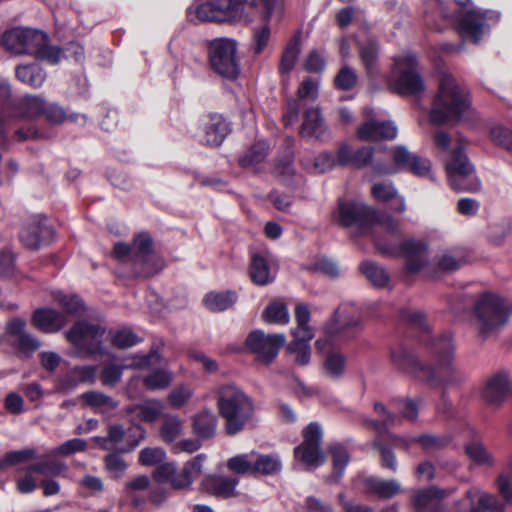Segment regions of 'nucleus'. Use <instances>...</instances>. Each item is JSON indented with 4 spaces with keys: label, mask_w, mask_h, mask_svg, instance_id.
Returning a JSON list of instances; mask_svg holds the SVG:
<instances>
[{
    "label": "nucleus",
    "mask_w": 512,
    "mask_h": 512,
    "mask_svg": "<svg viewBox=\"0 0 512 512\" xmlns=\"http://www.w3.org/2000/svg\"><path fill=\"white\" fill-rule=\"evenodd\" d=\"M334 218L346 227L357 226L362 234L370 233L381 253L405 257L408 274H415L426 265V245L421 241H401L399 222L386 212L371 209L360 201L341 200Z\"/></svg>",
    "instance_id": "obj_1"
},
{
    "label": "nucleus",
    "mask_w": 512,
    "mask_h": 512,
    "mask_svg": "<svg viewBox=\"0 0 512 512\" xmlns=\"http://www.w3.org/2000/svg\"><path fill=\"white\" fill-rule=\"evenodd\" d=\"M260 10L264 19L278 21L283 14V0H205L196 8H188L191 21H241Z\"/></svg>",
    "instance_id": "obj_2"
},
{
    "label": "nucleus",
    "mask_w": 512,
    "mask_h": 512,
    "mask_svg": "<svg viewBox=\"0 0 512 512\" xmlns=\"http://www.w3.org/2000/svg\"><path fill=\"white\" fill-rule=\"evenodd\" d=\"M512 315V299L493 291L478 294L471 308V322L481 340L495 336Z\"/></svg>",
    "instance_id": "obj_3"
},
{
    "label": "nucleus",
    "mask_w": 512,
    "mask_h": 512,
    "mask_svg": "<svg viewBox=\"0 0 512 512\" xmlns=\"http://www.w3.org/2000/svg\"><path fill=\"white\" fill-rule=\"evenodd\" d=\"M395 367L417 380L430 383L444 390L457 387L465 381L464 374L449 364H439L437 369L421 363L409 350L399 347L391 352Z\"/></svg>",
    "instance_id": "obj_4"
},
{
    "label": "nucleus",
    "mask_w": 512,
    "mask_h": 512,
    "mask_svg": "<svg viewBox=\"0 0 512 512\" xmlns=\"http://www.w3.org/2000/svg\"><path fill=\"white\" fill-rule=\"evenodd\" d=\"M460 6L457 12L450 13L442 0H435L438 13L447 20H453L465 41L479 43L488 33L491 23L498 22L500 15L495 11L470 8V0H454Z\"/></svg>",
    "instance_id": "obj_5"
},
{
    "label": "nucleus",
    "mask_w": 512,
    "mask_h": 512,
    "mask_svg": "<svg viewBox=\"0 0 512 512\" xmlns=\"http://www.w3.org/2000/svg\"><path fill=\"white\" fill-rule=\"evenodd\" d=\"M217 406L225 420V431L230 436L241 432L254 414L251 397L232 383L218 387Z\"/></svg>",
    "instance_id": "obj_6"
},
{
    "label": "nucleus",
    "mask_w": 512,
    "mask_h": 512,
    "mask_svg": "<svg viewBox=\"0 0 512 512\" xmlns=\"http://www.w3.org/2000/svg\"><path fill=\"white\" fill-rule=\"evenodd\" d=\"M470 101L465 87L450 74H443L439 81L430 111V121L443 124L460 119L469 108Z\"/></svg>",
    "instance_id": "obj_7"
},
{
    "label": "nucleus",
    "mask_w": 512,
    "mask_h": 512,
    "mask_svg": "<svg viewBox=\"0 0 512 512\" xmlns=\"http://www.w3.org/2000/svg\"><path fill=\"white\" fill-rule=\"evenodd\" d=\"M2 43L16 55L29 54L50 64H57L61 59V50L48 45L47 34L40 30L14 28L3 34Z\"/></svg>",
    "instance_id": "obj_8"
},
{
    "label": "nucleus",
    "mask_w": 512,
    "mask_h": 512,
    "mask_svg": "<svg viewBox=\"0 0 512 512\" xmlns=\"http://www.w3.org/2000/svg\"><path fill=\"white\" fill-rule=\"evenodd\" d=\"M113 256L123 263H132L137 275L149 277L163 268V261L153 253L152 238L147 233L137 235L131 246L118 242Z\"/></svg>",
    "instance_id": "obj_9"
},
{
    "label": "nucleus",
    "mask_w": 512,
    "mask_h": 512,
    "mask_svg": "<svg viewBox=\"0 0 512 512\" xmlns=\"http://www.w3.org/2000/svg\"><path fill=\"white\" fill-rule=\"evenodd\" d=\"M496 486L502 501L495 495L477 487L470 488L465 494L467 505L462 507L468 512H504L512 502V467L506 468L497 478Z\"/></svg>",
    "instance_id": "obj_10"
},
{
    "label": "nucleus",
    "mask_w": 512,
    "mask_h": 512,
    "mask_svg": "<svg viewBox=\"0 0 512 512\" xmlns=\"http://www.w3.org/2000/svg\"><path fill=\"white\" fill-rule=\"evenodd\" d=\"M362 315L360 309L354 304H342L333 313L332 317L323 325V337L315 342L317 351H324L330 344V339L340 341L353 337L352 331L360 327Z\"/></svg>",
    "instance_id": "obj_11"
},
{
    "label": "nucleus",
    "mask_w": 512,
    "mask_h": 512,
    "mask_svg": "<svg viewBox=\"0 0 512 512\" xmlns=\"http://www.w3.org/2000/svg\"><path fill=\"white\" fill-rule=\"evenodd\" d=\"M388 85L392 91L401 95L418 96L425 91L424 81L417 72L415 55L404 53L394 58Z\"/></svg>",
    "instance_id": "obj_12"
},
{
    "label": "nucleus",
    "mask_w": 512,
    "mask_h": 512,
    "mask_svg": "<svg viewBox=\"0 0 512 512\" xmlns=\"http://www.w3.org/2000/svg\"><path fill=\"white\" fill-rule=\"evenodd\" d=\"M208 58L212 69L230 80L239 75V63L237 59V43L230 38H217L209 42Z\"/></svg>",
    "instance_id": "obj_13"
},
{
    "label": "nucleus",
    "mask_w": 512,
    "mask_h": 512,
    "mask_svg": "<svg viewBox=\"0 0 512 512\" xmlns=\"http://www.w3.org/2000/svg\"><path fill=\"white\" fill-rule=\"evenodd\" d=\"M446 172L450 185L455 190L475 191L480 187L474 168L460 146L453 150L447 161Z\"/></svg>",
    "instance_id": "obj_14"
},
{
    "label": "nucleus",
    "mask_w": 512,
    "mask_h": 512,
    "mask_svg": "<svg viewBox=\"0 0 512 512\" xmlns=\"http://www.w3.org/2000/svg\"><path fill=\"white\" fill-rule=\"evenodd\" d=\"M303 438L302 444L294 449L295 458L309 467L322 465L325 457L321 449V427L317 423H310L303 431Z\"/></svg>",
    "instance_id": "obj_15"
},
{
    "label": "nucleus",
    "mask_w": 512,
    "mask_h": 512,
    "mask_svg": "<svg viewBox=\"0 0 512 512\" xmlns=\"http://www.w3.org/2000/svg\"><path fill=\"white\" fill-rule=\"evenodd\" d=\"M103 334L104 329L101 326L80 321L73 325L66 336L80 353L92 355L100 351Z\"/></svg>",
    "instance_id": "obj_16"
},
{
    "label": "nucleus",
    "mask_w": 512,
    "mask_h": 512,
    "mask_svg": "<svg viewBox=\"0 0 512 512\" xmlns=\"http://www.w3.org/2000/svg\"><path fill=\"white\" fill-rule=\"evenodd\" d=\"M161 355L154 349L148 354H134L123 360L121 366L109 364L104 366L101 372V382L105 386H115L121 379L123 369H144L153 363H159Z\"/></svg>",
    "instance_id": "obj_17"
},
{
    "label": "nucleus",
    "mask_w": 512,
    "mask_h": 512,
    "mask_svg": "<svg viewBox=\"0 0 512 512\" xmlns=\"http://www.w3.org/2000/svg\"><path fill=\"white\" fill-rule=\"evenodd\" d=\"M286 337L284 334H265L261 330L251 332L246 339L247 348L257 354L258 359L265 363H271L284 346Z\"/></svg>",
    "instance_id": "obj_18"
},
{
    "label": "nucleus",
    "mask_w": 512,
    "mask_h": 512,
    "mask_svg": "<svg viewBox=\"0 0 512 512\" xmlns=\"http://www.w3.org/2000/svg\"><path fill=\"white\" fill-rule=\"evenodd\" d=\"M366 121L359 127L357 136L363 141H375L379 139H394L398 130L391 121H380L376 118V112L373 108L364 109Z\"/></svg>",
    "instance_id": "obj_19"
},
{
    "label": "nucleus",
    "mask_w": 512,
    "mask_h": 512,
    "mask_svg": "<svg viewBox=\"0 0 512 512\" xmlns=\"http://www.w3.org/2000/svg\"><path fill=\"white\" fill-rule=\"evenodd\" d=\"M44 109L45 100L40 96L26 95L14 100V104L5 106V111L8 113L6 129L17 120L33 119L42 116Z\"/></svg>",
    "instance_id": "obj_20"
},
{
    "label": "nucleus",
    "mask_w": 512,
    "mask_h": 512,
    "mask_svg": "<svg viewBox=\"0 0 512 512\" xmlns=\"http://www.w3.org/2000/svg\"><path fill=\"white\" fill-rule=\"evenodd\" d=\"M26 322L21 318H13L6 324V333L13 337L11 345L22 353H31L40 347V342L25 331Z\"/></svg>",
    "instance_id": "obj_21"
},
{
    "label": "nucleus",
    "mask_w": 512,
    "mask_h": 512,
    "mask_svg": "<svg viewBox=\"0 0 512 512\" xmlns=\"http://www.w3.org/2000/svg\"><path fill=\"white\" fill-rule=\"evenodd\" d=\"M510 390L509 376L504 371H499L489 377L482 390L481 396L489 405H499L504 401Z\"/></svg>",
    "instance_id": "obj_22"
},
{
    "label": "nucleus",
    "mask_w": 512,
    "mask_h": 512,
    "mask_svg": "<svg viewBox=\"0 0 512 512\" xmlns=\"http://www.w3.org/2000/svg\"><path fill=\"white\" fill-rule=\"evenodd\" d=\"M202 142L217 147L222 144L230 132L229 124L220 114H210L202 121Z\"/></svg>",
    "instance_id": "obj_23"
},
{
    "label": "nucleus",
    "mask_w": 512,
    "mask_h": 512,
    "mask_svg": "<svg viewBox=\"0 0 512 512\" xmlns=\"http://www.w3.org/2000/svg\"><path fill=\"white\" fill-rule=\"evenodd\" d=\"M33 325L45 333H55L61 330L68 322V318L52 308L38 309L33 313Z\"/></svg>",
    "instance_id": "obj_24"
},
{
    "label": "nucleus",
    "mask_w": 512,
    "mask_h": 512,
    "mask_svg": "<svg viewBox=\"0 0 512 512\" xmlns=\"http://www.w3.org/2000/svg\"><path fill=\"white\" fill-rule=\"evenodd\" d=\"M53 238V230L42 222H32L20 233L21 242L30 249H37L49 243Z\"/></svg>",
    "instance_id": "obj_25"
},
{
    "label": "nucleus",
    "mask_w": 512,
    "mask_h": 512,
    "mask_svg": "<svg viewBox=\"0 0 512 512\" xmlns=\"http://www.w3.org/2000/svg\"><path fill=\"white\" fill-rule=\"evenodd\" d=\"M449 494L450 491L436 487L418 490L414 496L416 512H443L440 501Z\"/></svg>",
    "instance_id": "obj_26"
},
{
    "label": "nucleus",
    "mask_w": 512,
    "mask_h": 512,
    "mask_svg": "<svg viewBox=\"0 0 512 512\" xmlns=\"http://www.w3.org/2000/svg\"><path fill=\"white\" fill-rule=\"evenodd\" d=\"M238 480L232 477L208 475L201 483L204 491L221 498H230L236 495Z\"/></svg>",
    "instance_id": "obj_27"
},
{
    "label": "nucleus",
    "mask_w": 512,
    "mask_h": 512,
    "mask_svg": "<svg viewBox=\"0 0 512 512\" xmlns=\"http://www.w3.org/2000/svg\"><path fill=\"white\" fill-rule=\"evenodd\" d=\"M127 413L142 422H154L163 415L164 404L159 399H145L127 407Z\"/></svg>",
    "instance_id": "obj_28"
},
{
    "label": "nucleus",
    "mask_w": 512,
    "mask_h": 512,
    "mask_svg": "<svg viewBox=\"0 0 512 512\" xmlns=\"http://www.w3.org/2000/svg\"><path fill=\"white\" fill-rule=\"evenodd\" d=\"M97 368L95 366H77L59 379L57 390L66 392L79 383L94 382Z\"/></svg>",
    "instance_id": "obj_29"
},
{
    "label": "nucleus",
    "mask_w": 512,
    "mask_h": 512,
    "mask_svg": "<svg viewBox=\"0 0 512 512\" xmlns=\"http://www.w3.org/2000/svg\"><path fill=\"white\" fill-rule=\"evenodd\" d=\"M250 276L257 285H267L275 278L269 256L266 253H255L251 258Z\"/></svg>",
    "instance_id": "obj_30"
},
{
    "label": "nucleus",
    "mask_w": 512,
    "mask_h": 512,
    "mask_svg": "<svg viewBox=\"0 0 512 512\" xmlns=\"http://www.w3.org/2000/svg\"><path fill=\"white\" fill-rule=\"evenodd\" d=\"M339 341L340 340L337 339H330V344L326 346V349L320 351L326 355L324 371L325 374L331 378H339L345 371L346 358L339 350H335V346Z\"/></svg>",
    "instance_id": "obj_31"
},
{
    "label": "nucleus",
    "mask_w": 512,
    "mask_h": 512,
    "mask_svg": "<svg viewBox=\"0 0 512 512\" xmlns=\"http://www.w3.org/2000/svg\"><path fill=\"white\" fill-rule=\"evenodd\" d=\"M428 349L439 364H449L454 355V343L449 333L431 338Z\"/></svg>",
    "instance_id": "obj_32"
},
{
    "label": "nucleus",
    "mask_w": 512,
    "mask_h": 512,
    "mask_svg": "<svg viewBox=\"0 0 512 512\" xmlns=\"http://www.w3.org/2000/svg\"><path fill=\"white\" fill-rule=\"evenodd\" d=\"M145 437V430L141 426H135L130 429L126 435L122 426L114 425L109 428L107 441L113 444H118L124 438L127 441V447L123 448V451H129L135 448Z\"/></svg>",
    "instance_id": "obj_33"
},
{
    "label": "nucleus",
    "mask_w": 512,
    "mask_h": 512,
    "mask_svg": "<svg viewBox=\"0 0 512 512\" xmlns=\"http://www.w3.org/2000/svg\"><path fill=\"white\" fill-rule=\"evenodd\" d=\"M391 441L396 448H409L412 443H419L425 450L441 448L448 443L447 438L433 435H421L419 437L392 436Z\"/></svg>",
    "instance_id": "obj_34"
},
{
    "label": "nucleus",
    "mask_w": 512,
    "mask_h": 512,
    "mask_svg": "<svg viewBox=\"0 0 512 512\" xmlns=\"http://www.w3.org/2000/svg\"><path fill=\"white\" fill-rule=\"evenodd\" d=\"M372 195L376 200L382 202L394 199L395 202L392 209L398 213H403L406 210L405 199L398 196L397 190L391 183L381 182L374 184L372 187Z\"/></svg>",
    "instance_id": "obj_35"
},
{
    "label": "nucleus",
    "mask_w": 512,
    "mask_h": 512,
    "mask_svg": "<svg viewBox=\"0 0 512 512\" xmlns=\"http://www.w3.org/2000/svg\"><path fill=\"white\" fill-rule=\"evenodd\" d=\"M365 487L369 493L375 494L380 498H391L401 491V486L396 480H382L376 477H368L364 481Z\"/></svg>",
    "instance_id": "obj_36"
},
{
    "label": "nucleus",
    "mask_w": 512,
    "mask_h": 512,
    "mask_svg": "<svg viewBox=\"0 0 512 512\" xmlns=\"http://www.w3.org/2000/svg\"><path fill=\"white\" fill-rule=\"evenodd\" d=\"M324 131V121L320 110L318 108L307 109L300 130L301 135L319 138L324 134Z\"/></svg>",
    "instance_id": "obj_37"
},
{
    "label": "nucleus",
    "mask_w": 512,
    "mask_h": 512,
    "mask_svg": "<svg viewBox=\"0 0 512 512\" xmlns=\"http://www.w3.org/2000/svg\"><path fill=\"white\" fill-rule=\"evenodd\" d=\"M146 389L150 391L164 390L168 388L173 381V372L168 368H155L145 375L142 379Z\"/></svg>",
    "instance_id": "obj_38"
},
{
    "label": "nucleus",
    "mask_w": 512,
    "mask_h": 512,
    "mask_svg": "<svg viewBox=\"0 0 512 512\" xmlns=\"http://www.w3.org/2000/svg\"><path fill=\"white\" fill-rule=\"evenodd\" d=\"M294 314L296 328L292 331L293 337H306V339H312L314 337V331L309 325L311 319L309 307L306 304L299 303L295 307Z\"/></svg>",
    "instance_id": "obj_39"
},
{
    "label": "nucleus",
    "mask_w": 512,
    "mask_h": 512,
    "mask_svg": "<svg viewBox=\"0 0 512 512\" xmlns=\"http://www.w3.org/2000/svg\"><path fill=\"white\" fill-rule=\"evenodd\" d=\"M284 12H285V0H283V14L278 21H268V20L264 19L260 10L255 11L250 16L249 19L244 20L245 22H251V21H253V19L256 16H259L260 19L264 22L263 26H261L258 30H255V32H254V42H255L254 49H255L256 53H261L262 50L266 47V45L268 44V41H269V37H270V26H272L274 24H278L282 20V18L284 16Z\"/></svg>",
    "instance_id": "obj_40"
},
{
    "label": "nucleus",
    "mask_w": 512,
    "mask_h": 512,
    "mask_svg": "<svg viewBox=\"0 0 512 512\" xmlns=\"http://www.w3.org/2000/svg\"><path fill=\"white\" fill-rule=\"evenodd\" d=\"M217 426L215 414L209 410H203L193 417V430L202 438L214 435Z\"/></svg>",
    "instance_id": "obj_41"
},
{
    "label": "nucleus",
    "mask_w": 512,
    "mask_h": 512,
    "mask_svg": "<svg viewBox=\"0 0 512 512\" xmlns=\"http://www.w3.org/2000/svg\"><path fill=\"white\" fill-rule=\"evenodd\" d=\"M26 473H36L45 478L60 476L67 470L65 463L49 459L41 460L33 465H29L22 469Z\"/></svg>",
    "instance_id": "obj_42"
},
{
    "label": "nucleus",
    "mask_w": 512,
    "mask_h": 512,
    "mask_svg": "<svg viewBox=\"0 0 512 512\" xmlns=\"http://www.w3.org/2000/svg\"><path fill=\"white\" fill-rule=\"evenodd\" d=\"M16 77L22 83L38 88L44 83L46 74L38 65L28 64L16 68Z\"/></svg>",
    "instance_id": "obj_43"
},
{
    "label": "nucleus",
    "mask_w": 512,
    "mask_h": 512,
    "mask_svg": "<svg viewBox=\"0 0 512 512\" xmlns=\"http://www.w3.org/2000/svg\"><path fill=\"white\" fill-rule=\"evenodd\" d=\"M360 59L369 77L378 73V44L374 40L368 41L360 47Z\"/></svg>",
    "instance_id": "obj_44"
},
{
    "label": "nucleus",
    "mask_w": 512,
    "mask_h": 512,
    "mask_svg": "<svg viewBox=\"0 0 512 512\" xmlns=\"http://www.w3.org/2000/svg\"><path fill=\"white\" fill-rule=\"evenodd\" d=\"M268 151L269 145L264 141H258L240 156L239 164L243 168H252L266 158Z\"/></svg>",
    "instance_id": "obj_45"
},
{
    "label": "nucleus",
    "mask_w": 512,
    "mask_h": 512,
    "mask_svg": "<svg viewBox=\"0 0 512 512\" xmlns=\"http://www.w3.org/2000/svg\"><path fill=\"white\" fill-rule=\"evenodd\" d=\"M255 451L235 455L227 460V468L235 474L255 473Z\"/></svg>",
    "instance_id": "obj_46"
},
{
    "label": "nucleus",
    "mask_w": 512,
    "mask_h": 512,
    "mask_svg": "<svg viewBox=\"0 0 512 512\" xmlns=\"http://www.w3.org/2000/svg\"><path fill=\"white\" fill-rule=\"evenodd\" d=\"M263 321L269 324L286 325L289 320L287 306L279 301L270 303L263 311Z\"/></svg>",
    "instance_id": "obj_47"
},
{
    "label": "nucleus",
    "mask_w": 512,
    "mask_h": 512,
    "mask_svg": "<svg viewBox=\"0 0 512 512\" xmlns=\"http://www.w3.org/2000/svg\"><path fill=\"white\" fill-rule=\"evenodd\" d=\"M41 458L42 457L38 455L37 450L34 448L9 451L0 459V470Z\"/></svg>",
    "instance_id": "obj_48"
},
{
    "label": "nucleus",
    "mask_w": 512,
    "mask_h": 512,
    "mask_svg": "<svg viewBox=\"0 0 512 512\" xmlns=\"http://www.w3.org/2000/svg\"><path fill=\"white\" fill-rule=\"evenodd\" d=\"M236 294L231 291L220 293H209L204 298L205 306L215 312L224 311L230 308L236 301Z\"/></svg>",
    "instance_id": "obj_49"
},
{
    "label": "nucleus",
    "mask_w": 512,
    "mask_h": 512,
    "mask_svg": "<svg viewBox=\"0 0 512 512\" xmlns=\"http://www.w3.org/2000/svg\"><path fill=\"white\" fill-rule=\"evenodd\" d=\"M53 300L64 310L66 318L75 316L84 309L81 299L77 295L65 294L62 291L52 293Z\"/></svg>",
    "instance_id": "obj_50"
},
{
    "label": "nucleus",
    "mask_w": 512,
    "mask_h": 512,
    "mask_svg": "<svg viewBox=\"0 0 512 512\" xmlns=\"http://www.w3.org/2000/svg\"><path fill=\"white\" fill-rule=\"evenodd\" d=\"M311 340L306 339V337H293V340L289 343L287 349L295 355V363L298 365L303 366L309 363L311 358Z\"/></svg>",
    "instance_id": "obj_51"
},
{
    "label": "nucleus",
    "mask_w": 512,
    "mask_h": 512,
    "mask_svg": "<svg viewBox=\"0 0 512 512\" xmlns=\"http://www.w3.org/2000/svg\"><path fill=\"white\" fill-rule=\"evenodd\" d=\"M330 453L333 461L332 477L337 481L342 477L350 457L346 447L339 443H335L330 446Z\"/></svg>",
    "instance_id": "obj_52"
},
{
    "label": "nucleus",
    "mask_w": 512,
    "mask_h": 512,
    "mask_svg": "<svg viewBox=\"0 0 512 512\" xmlns=\"http://www.w3.org/2000/svg\"><path fill=\"white\" fill-rule=\"evenodd\" d=\"M335 164V157L327 152L320 153L313 161L307 158L302 159L303 167L311 173H324L332 169Z\"/></svg>",
    "instance_id": "obj_53"
},
{
    "label": "nucleus",
    "mask_w": 512,
    "mask_h": 512,
    "mask_svg": "<svg viewBox=\"0 0 512 512\" xmlns=\"http://www.w3.org/2000/svg\"><path fill=\"white\" fill-rule=\"evenodd\" d=\"M255 473L273 474L281 469V460L276 454H260L255 451Z\"/></svg>",
    "instance_id": "obj_54"
},
{
    "label": "nucleus",
    "mask_w": 512,
    "mask_h": 512,
    "mask_svg": "<svg viewBox=\"0 0 512 512\" xmlns=\"http://www.w3.org/2000/svg\"><path fill=\"white\" fill-rule=\"evenodd\" d=\"M183 430V421L176 415H166L160 428V436L165 442H173Z\"/></svg>",
    "instance_id": "obj_55"
},
{
    "label": "nucleus",
    "mask_w": 512,
    "mask_h": 512,
    "mask_svg": "<svg viewBox=\"0 0 512 512\" xmlns=\"http://www.w3.org/2000/svg\"><path fill=\"white\" fill-rule=\"evenodd\" d=\"M360 269L366 278L375 286L384 287L389 282V275L386 270L373 262H363Z\"/></svg>",
    "instance_id": "obj_56"
},
{
    "label": "nucleus",
    "mask_w": 512,
    "mask_h": 512,
    "mask_svg": "<svg viewBox=\"0 0 512 512\" xmlns=\"http://www.w3.org/2000/svg\"><path fill=\"white\" fill-rule=\"evenodd\" d=\"M110 339L118 348H130L142 341L138 335L127 328L110 331Z\"/></svg>",
    "instance_id": "obj_57"
},
{
    "label": "nucleus",
    "mask_w": 512,
    "mask_h": 512,
    "mask_svg": "<svg viewBox=\"0 0 512 512\" xmlns=\"http://www.w3.org/2000/svg\"><path fill=\"white\" fill-rule=\"evenodd\" d=\"M87 443L84 439L73 438L67 440L61 445L51 449L47 456L48 457H56V456H69L77 452H82L86 449Z\"/></svg>",
    "instance_id": "obj_58"
},
{
    "label": "nucleus",
    "mask_w": 512,
    "mask_h": 512,
    "mask_svg": "<svg viewBox=\"0 0 512 512\" xmlns=\"http://www.w3.org/2000/svg\"><path fill=\"white\" fill-rule=\"evenodd\" d=\"M11 87L6 80H0V138L6 134V119L8 113L5 111V106L14 104L10 101Z\"/></svg>",
    "instance_id": "obj_59"
},
{
    "label": "nucleus",
    "mask_w": 512,
    "mask_h": 512,
    "mask_svg": "<svg viewBox=\"0 0 512 512\" xmlns=\"http://www.w3.org/2000/svg\"><path fill=\"white\" fill-rule=\"evenodd\" d=\"M193 390L190 386L181 384L173 388L168 394L167 400L171 407L181 408L183 407L192 397Z\"/></svg>",
    "instance_id": "obj_60"
},
{
    "label": "nucleus",
    "mask_w": 512,
    "mask_h": 512,
    "mask_svg": "<svg viewBox=\"0 0 512 512\" xmlns=\"http://www.w3.org/2000/svg\"><path fill=\"white\" fill-rule=\"evenodd\" d=\"M374 411L382 417V419L377 421H368V424L378 432L384 431L387 427L394 425L396 421H398V418L389 413L382 403H375Z\"/></svg>",
    "instance_id": "obj_61"
},
{
    "label": "nucleus",
    "mask_w": 512,
    "mask_h": 512,
    "mask_svg": "<svg viewBox=\"0 0 512 512\" xmlns=\"http://www.w3.org/2000/svg\"><path fill=\"white\" fill-rule=\"evenodd\" d=\"M465 450L468 457L476 464L489 465L493 462L492 456L487 452L483 444L479 442L468 444Z\"/></svg>",
    "instance_id": "obj_62"
},
{
    "label": "nucleus",
    "mask_w": 512,
    "mask_h": 512,
    "mask_svg": "<svg viewBox=\"0 0 512 512\" xmlns=\"http://www.w3.org/2000/svg\"><path fill=\"white\" fill-rule=\"evenodd\" d=\"M81 399L86 403V405L91 407L115 408L117 406V403L111 397L98 391L83 393L81 395Z\"/></svg>",
    "instance_id": "obj_63"
},
{
    "label": "nucleus",
    "mask_w": 512,
    "mask_h": 512,
    "mask_svg": "<svg viewBox=\"0 0 512 512\" xmlns=\"http://www.w3.org/2000/svg\"><path fill=\"white\" fill-rule=\"evenodd\" d=\"M300 49L298 41H291L285 51L283 52L281 62H280V70L283 73L289 72L293 69L296 60L298 58Z\"/></svg>",
    "instance_id": "obj_64"
}]
</instances>
